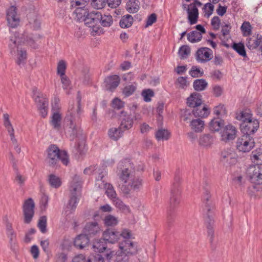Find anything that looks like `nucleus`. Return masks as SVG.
<instances>
[{
	"label": "nucleus",
	"mask_w": 262,
	"mask_h": 262,
	"mask_svg": "<svg viewBox=\"0 0 262 262\" xmlns=\"http://www.w3.org/2000/svg\"><path fill=\"white\" fill-rule=\"evenodd\" d=\"M131 168L129 161L125 160L119 163L117 171V175L122 182L120 189L125 194H129L131 191H139L143 185V179L135 176Z\"/></svg>",
	"instance_id": "nucleus-1"
},
{
	"label": "nucleus",
	"mask_w": 262,
	"mask_h": 262,
	"mask_svg": "<svg viewBox=\"0 0 262 262\" xmlns=\"http://www.w3.org/2000/svg\"><path fill=\"white\" fill-rule=\"evenodd\" d=\"M84 173L86 174L95 175L96 179L95 187L97 189H105V193L111 200L117 197V193L113 185L106 183L103 180L106 174V171L103 166H91L84 170Z\"/></svg>",
	"instance_id": "nucleus-2"
},
{
	"label": "nucleus",
	"mask_w": 262,
	"mask_h": 262,
	"mask_svg": "<svg viewBox=\"0 0 262 262\" xmlns=\"http://www.w3.org/2000/svg\"><path fill=\"white\" fill-rule=\"evenodd\" d=\"M210 196L209 193L206 191L203 198L204 204L203 215L207 229L208 237L210 242L212 243L214 237V230L213 229L214 206L211 201L210 200Z\"/></svg>",
	"instance_id": "nucleus-3"
},
{
	"label": "nucleus",
	"mask_w": 262,
	"mask_h": 262,
	"mask_svg": "<svg viewBox=\"0 0 262 262\" xmlns=\"http://www.w3.org/2000/svg\"><path fill=\"white\" fill-rule=\"evenodd\" d=\"M47 163L50 166H55L60 160L63 164L67 165L69 163V156L64 150H60L55 145H50L47 150Z\"/></svg>",
	"instance_id": "nucleus-4"
},
{
	"label": "nucleus",
	"mask_w": 262,
	"mask_h": 262,
	"mask_svg": "<svg viewBox=\"0 0 262 262\" xmlns=\"http://www.w3.org/2000/svg\"><path fill=\"white\" fill-rule=\"evenodd\" d=\"M9 42V47L10 53L12 55H15L17 52L16 62L18 65L24 64L27 58V53L26 50L19 47V43L24 42L21 38L18 36V33L14 32L12 33Z\"/></svg>",
	"instance_id": "nucleus-5"
},
{
	"label": "nucleus",
	"mask_w": 262,
	"mask_h": 262,
	"mask_svg": "<svg viewBox=\"0 0 262 262\" xmlns=\"http://www.w3.org/2000/svg\"><path fill=\"white\" fill-rule=\"evenodd\" d=\"M101 13L98 11L90 12L85 19L84 24L89 28V31L92 36L100 35L102 30L100 27V20Z\"/></svg>",
	"instance_id": "nucleus-6"
},
{
	"label": "nucleus",
	"mask_w": 262,
	"mask_h": 262,
	"mask_svg": "<svg viewBox=\"0 0 262 262\" xmlns=\"http://www.w3.org/2000/svg\"><path fill=\"white\" fill-rule=\"evenodd\" d=\"M80 101L79 99L76 105L71 104L69 106L67 115V119L70 122V128L73 135L77 133L78 128V124L81 113Z\"/></svg>",
	"instance_id": "nucleus-7"
},
{
	"label": "nucleus",
	"mask_w": 262,
	"mask_h": 262,
	"mask_svg": "<svg viewBox=\"0 0 262 262\" xmlns=\"http://www.w3.org/2000/svg\"><path fill=\"white\" fill-rule=\"evenodd\" d=\"M129 237H132V233L127 229H123L121 231H118L115 229H108L103 233V239L111 244L119 242L121 238L123 239Z\"/></svg>",
	"instance_id": "nucleus-8"
},
{
	"label": "nucleus",
	"mask_w": 262,
	"mask_h": 262,
	"mask_svg": "<svg viewBox=\"0 0 262 262\" xmlns=\"http://www.w3.org/2000/svg\"><path fill=\"white\" fill-rule=\"evenodd\" d=\"M70 199L68 207L72 210H74L78 204V196L81 189V181L79 176L75 175L70 185Z\"/></svg>",
	"instance_id": "nucleus-9"
},
{
	"label": "nucleus",
	"mask_w": 262,
	"mask_h": 262,
	"mask_svg": "<svg viewBox=\"0 0 262 262\" xmlns=\"http://www.w3.org/2000/svg\"><path fill=\"white\" fill-rule=\"evenodd\" d=\"M194 117L189 111H185L182 115L183 120L189 122V125L192 131L195 133H201L205 128V121L201 118Z\"/></svg>",
	"instance_id": "nucleus-10"
},
{
	"label": "nucleus",
	"mask_w": 262,
	"mask_h": 262,
	"mask_svg": "<svg viewBox=\"0 0 262 262\" xmlns=\"http://www.w3.org/2000/svg\"><path fill=\"white\" fill-rule=\"evenodd\" d=\"M132 237L123 238L118 244L119 251L120 253H123L129 256L136 255L138 253V245L136 243L132 241Z\"/></svg>",
	"instance_id": "nucleus-11"
},
{
	"label": "nucleus",
	"mask_w": 262,
	"mask_h": 262,
	"mask_svg": "<svg viewBox=\"0 0 262 262\" xmlns=\"http://www.w3.org/2000/svg\"><path fill=\"white\" fill-rule=\"evenodd\" d=\"M254 139L249 135H243L239 137L236 142V149L240 152L250 151L254 146Z\"/></svg>",
	"instance_id": "nucleus-12"
},
{
	"label": "nucleus",
	"mask_w": 262,
	"mask_h": 262,
	"mask_svg": "<svg viewBox=\"0 0 262 262\" xmlns=\"http://www.w3.org/2000/svg\"><path fill=\"white\" fill-rule=\"evenodd\" d=\"M34 100L42 117H45L48 113V100L36 88L33 90Z\"/></svg>",
	"instance_id": "nucleus-13"
},
{
	"label": "nucleus",
	"mask_w": 262,
	"mask_h": 262,
	"mask_svg": "<svg viewBox=\"0 0 262 262\" xmlns=\"http://www.w3.org/2000/svg\"><path fill=\"white\" fill-rule=\"evenodd\" d=\"M247 175L251 183L262 184V165H250L247 168Z\"/></svg>",
	"instance_id": "nucleus-14"
},
{
	"label": "nucleus",
	"mask_w": 262,
	"mask_h": 262,
	"mask_svg": "<svg viewBox=\"0 0 262 262\" xmlns=\"http://www.w3.org/2000/svg\"><path fill=\"white\" fill-rule=\"evenodd\" d=\"M3 118L4 125L7 129V130L10 137L14 150L17 154H20L21 152V148L19 144L17 142V139L15 137L14 130L10 122L9 115L6 113L4 114L3 115Z\"/></svg>",
	"instance_id": "nucleus-15"
},
{
	"label": "nucleus",
	"mask_w": 262,
	"mask_h": 262,
	"mask_svg": "<svg viewBox=\"0 0 262 262\" xmlns=\"http://www.w3.org/2000/svg\"><path fill=\"white\" fill-rule=\"evenodd\" d=\"M35 203L31 198L26 200L23 205L24 222L29 224L32 221L34 214Z\"/></svg>",
	"instance_id": "nucleus-16"
},
{
	"label": "nucleus",
	"mask_w": 262,
	"mask_h": 262,
	"mask_svg": "<svg viewBox=\"0 0 262 262\" xmlns=\"http://www.w3.org/2000/svg\"><path fill=\"white\" fill-rule=\"evenodd\" d=\"M237 155L233 148H226L221 152V161L228 165L235 164L237 161Z\"/></svg>",
	"instance_id": "nucleus-17"
},
{
	"label": "nucleus",
	"mask_w": 262,
	"mask_h": 262,
	"mask_svg": "<svg viewBox=\"0 0 262 262\" xmlns=\"http://www.w3.org/2000/svg\"><path fill=\"white\" fill-rule=\"evenodd\" d=\"M259 127V122L257 119L251 118L247 122H242L241 129L243 133L248 134H253Z\"/></svg>",
	"instance_id": "nucleus-18"
},
{
	"label": "nucleus",
	"mask_w": 262,
	"mask_h": 262,
	"mask_svg": "<svg viewBox=\"0 0 262 262\" xmlns=\"http://www.w3.org/2000/svg\"><path fill=\"white\" fill-rule=\"evenodd\" d=\"M213 58V52L208 48H201L195 54V59L198 62L205 63Z\"/></svg>",
	"instance_id": "nucleus-19"
},
{
	"label": "nucleus",
	"mask_w": 262,
	"mask_h": 262,
	"mask_svg": "<svg viewBox=\"0 0 262 262\" xmlns=\"http://www.w3.org/2000/svg\"><path fill=\"white\" fill-rule=\"evenodd\" d=\"M7 20L9 26L11 28H15L19 25L20 18L15 7L12 6L7 10Z\"/></svg>",
	"instance_id": "nucleus-20"
},
{
	"label": "nucleus",
	"mask_w": 262,
	"mask_h": 262,
	"mask_svg": "<svg viewBox=\"0 0 262 262\" xmlns=\"http://www.w3.org/2000/svg\"><path fill=\"white\" fill-rule=\"evenodd\" d=\"M236 129L234 126L227 125L220 133L221 140L225 142L233 140L236 137Z\"/></svg>",
	"instance_id": "nucleus-21"
},
{
	"label": "nucleus",
	"mask_w": 262,
	"mask_h": 262,
	"mask_svg": "<svg viewBox=\"0 0 262 262\" xmlns=\"http://www.w3.org/2000/svg\"><path fill=\"white\" fill-rule=\"evenodd\" d=\"M120 126L124 131L130 129L134 124V119L132 115L126 112L121 111L119 115Z\"/></svg>",
	"instance_id": "nucleus-22"
},
{
	"label": "nucleus",
	"mask_w": 262,
	"mask_h": 262,
	"mask_svg": "<svg viewBox=\"0 0 262 262\" xmlns=\"http://www.w3.org/2000/svg\"><path fill=\"white\" fill-rule=\"evenodd\" d=\"M190 113L192 114L193 117L202 118L207 117L210 114V111L205 104L202 103L198 106L193 107V110Z\"/></svg>",
	"instance_id": "nucleus-23"
},
{
	"label": "nucleus",
	"mask_w": 262,
	"mask_h": 262,
	"mask_svg": "<svg viewBox=\"0 0 262 262\" xmlns=\"http://www.w3.org/2000/svg\"><path fill=\"white\" fill-rule=\"evenodd\" d=\"M188 19L189 24L192 25L198 22L199 11L195 4H190L187 9Z\"/></svg>",
	"instance_id": "nucleus-24"
},
{
	"label": "nucleus",
	"mask_w": 262,
	"mask_h": 262,
	"mask_svg": "<svg viewBox=\"0 0 262 262\" xmlns=\"http://www.w3.org/2000/svg\"><path fill=\"white\" fill-rule=\"evenodd\" d=\"M83 231L85 235H95L100 232L101 228L96 222L93 221L86 223Z\"/></svg>",
	"instance_id": "nucleus-25"
},
{
	"label": "nucleus",
	"mask_w": 262,
	"mask_h": 262,
	"mask_svg": "<svg viewBox=\"0 0 262 262\" xmlns=\"http://www.w3.org/2000/svg\"><path fill=\"white\" fill-rule=\"evenodd\" d=\"M120 77L117 75L107 77L105 79L106 88L110 91L116 89L120 83Z\"/></svg>",
	"instance_id": "nucleus-26"
},
{
	"label": "nucleus",
	"mask_w": 262,
	"mask_h": 262,
	"mask_svg": "<svg viewBox=\"0 0 262 262\" xmlns=\"http://www.w3.org/2000/svg\"><path fill=\"white\" fill-rule=\"evenodd\" d=\"M202 99L201 95L198 93L191 94L187 99V105L190 107L198 106L202 104Z\"/></svg>",
	"instance_id": "nucleus-27"
},
{
	"label": "nucleus",
	"mask_w": 262,
	"mask_h": 262,
	"mask_svg": "<svg viewBox=\"0 0 262 262\" xmlns=\"http://www.w3.org/2000/svg\"><path fill=\"white\" fill-rule=\"evenodd\" d=\"M213 142V137L209 134H203L199 137V144L204 148L210 147Z\"/></svg>",
	"instance_id": "nucleus-28"
},
{
	"label": "nucleus",
	"mask_w": 262,
	"mask_h": 262,
	"mask_svg": "<svg viewBox=\"0 0 262 262\" xmlns=\"http://www.w3.org/2000/svg\"><path fill=\"white\" fill-rule=\"evenodd\" d=\"M89 241L90 239L86 235L80 234L75 238L74 244L76 247L81 249L88 245Z\"/></svg>",
	"instance_id": "nucleus-29"
},
{
	"label": "nucleus",
	"mask_w": 262,
	"mask_h": 262,
	"mask_svg": "<svg viewBox=\"0 0 262 262\" xmlns=\"http://www.w3.org/2000/svg\"><path fill=\"white\" fill-rule=\"evenodd\" d=\"M124 132V130L119 126L118 127L111 128L108 131V135L111 139L117 141L122 137Z\"/></svg>",
	"instance_id": "nucleus-30"
},
{
	"label": "nucleus",
	"mask_w": 262,
	"mask_h": 262,
	"mask_svg": "<svg viewBox=\"0 0 262 262\" xmlns=\"http://www.w3.org/2000/svg\"><path fill=\"white\" fill-rule=\"evenodd\" d=\"M262 37L260 35L253 36L247 39L246 46L250 50L256 49L260 43Z\"/></svg>",
	"instance_id": "nucleus-31"
},
{
	"label": "nucleus",
	"mask_w": 262,
	"mask_h": 262,
	"mask_svg": "<svg viewBox=\"0 0 262 262\" xmlns=\"http://www.w3.org/2000/svg\"><path fill=\"white\" fill-rule=\"evenodd\" d=\"M74 12L77 19L79 21H84V23L90 13L85 7L76 8Z\"/></svg>",
	"instance_id": "nucleus-32"
},
{
	"label": "nucleus",
	"mask_w": 262,
	"mask_h": 262,
	"mask_svg": "<svg viewBox=\"0 0 262 262\" xmlns=\"http://www.w3.org/2000/svg\"><path fill=\"white\" fill-rule=\"evenodd\" d=\"M140 8V3L138 0H129L126 5L127 11L130 13L137 12Z\"/></svg>",
	"instance_id": "nucleus-33"
},
{
	"label": "nucleus",
	"mask_w": 262,
	"mask_h": 262,
	"mask_svg": "<svg viewBox=\"0 0 262 262\" xmlns=\"http://www.w3.org/2000/svg\"><path fill=\"white\" fill-rule=\"evenodd\" d=\"M224 125V121L219 118L212 119L209 123L210 130L213 132H218Z\"/></svg>",
	"instance_id": "nucleus-34"
},
{
	"label": "nucleus",
	"mask_w": 262,
	"mask_h": 262,
	"mask_svg": "<svg viewBox=\"0 0 262 262\" xmlns=\"http://www.w3.org/2000/svg\"><path fill=\"white\" fill-rule=\"evenodd\" d=\"M61 116L59 112H55L53 114L51 124L54 128L59 129L61 126Z\"/></svg>",
	"instance_id": "nucleus-35"
},
{
	"label": "nucleus",
	"mask_w": 262,
	"mask_h": 262,
	"mask_svg": "<svg viewBox=\"0 0 262 262\" xmlns=\"http://www.w3.org/2000/svg\"><path fill=\"white\" fill-rule=\"evenodd\" d=\"M134 19L132 15L127 14L123 16L120 19L119 24L122 28H127L130 27L133 23Z\"/></svg>",
	"instance_id": "nucleus-36"
},
{
	"label": "nucleus",
	"mask_w": 262,
	"mask_h": 262,
	"mask_svg": "<svg viewBox=\"0 0 262 262\" xmlns=\"http://www.w3.org/2000/svg\"><path fill=\"white\" fill-rule=\"evenodd\" d=\"M251 160L256 165H262V148L257 149L252 152Z\"/></svg>",
	"instance_id": "nucleus-37"
},
{
	"label": "nucleus",
	"mask_w": 262,
	"mask_h": 262,
	"mask_svg": "<svg viewBox=\"0 0 262 262\" xmlns=\"http://www.w3.org/2000/svg\"><path fill=\"white\" fill-rule=\"evenodd\" d=\"M48 182L50 185L55 188L59 187L62 183L60 178L54 174H51L49 176Z\"/></svg>",
	"instance_id": "nucleus-38"
},
{
	"label": "nucleus",
	"mask_w": 262,
	"mask_h": 262,
	"mask_svg": "<svg viewBox=\"0 0 262 262\" xmlns=\"http://www.w3.org/2000/svg\"><path fill=\"white\" fill-rule=\"evenodd\" d=\"M236 118L242 121V122H247L250 120L252 117V114L249 110H244L236 114Z\"/></svg>",
	"instance_id": "nucleus-39"
},
{
	"label": "nucleus",
	"mask_w": 262,
	"mask_h": 262,
	"mask_svg": "<svg viewBox=\"0 0 262 262\" xmlns=\"http://www.w3.org/2000/svg\"><path fill=\"white\" fill-rule=\"evenodd\" d=\"M114 205L119 209L120 210L124 212H128L129 211V208L128 206L125 205L123 202L118 197L112 200Z\"/></svg>",
	"instance_id": "nucleus-40"
},
{
	"label": "nucleus",
	"mask_w": 262,
	"mask_h": 262,
	"mask_svg": "<svg viewBox=\"0 0 262 262\" xmlns=\"http://www.w3.org/2000/svg\"><path fill=\"white\" fill-rule=\"evenodd\" d=\"M202 38V35L197 31H192L187 35V39L192 43L200 41Z\"/></svg>",
	"instance_id": "nucleus-41"
},
{
	"label": "nucleus",
	"mask_w": 262,
	"mask_h": 262,
	"mask_svg": "<svg viewBox=\"0 0 262 262\" xmlns=\"http://www.w3.org/2000/svg\"><path fill=\"white\" fill-rule=\"evenodd\" d=\"M208 83L205 79H196L194 80L193 86L195 90L197 91H202L204 90L207 87Z\"/></svg>",
	"instance_id": "nucleus-42"
},
{
	"label": "nucleus",
	"mask_w": 262,
	"mask_h": 262,
	"mask_svg": "<svg viewBox=\"0 0 262 262\" xmlns=\"http://www.w3.org/2000/svg\"><path fill=\"white\" fill-rule=\"evenodd\" d=\"M169 132L165 129H159L155 134L156 138L158 141L167 140L169 139Z\"/></svg>",
	"instance_id": "nucleus-43"
},
{
	"label": "nucleus",
	"mask_w": 262,
	"mask_h": 262,
	"mask_svg": "<svg viewBox=\"0 0 262 262\" xmlns=\"http://www.w3.org/2000/svg\"><path fill=\"white\" fill-rule=\"evenodd\" d=\"M180 192L177 188L171 190L170 197V203L171 205L174 206L179 203V195Z\"/></svg>",
	"instance_id": "nucleus-44"
},
{
	"label": "nucleus",
	"mask_w": 262,
	"mask_h": 262,
	"mask_svg": "<svg viewBox=\"0 0 262 262\" xmlns=\"http://www.w3.org/2000/svg\"><path fill=\"white\" fill-rule=\"evenodd\" d=\"M106 241L103 239L94 243L93 248L95 250L99 252H102L106 249Z\"/></svg>",
	"instance_id": "nucleus-45"
},
{
	"label": "nucleus",
	"mask_w": 262,
	"mask_h": 262,
	"mask_svg": "<svg viewBox=\"0 0 262 262\" xmlns=\"http://www.w3.org/2000/svg\"><path fill=\"white\" fill-rule=\"evenodd\" d=\"M101 25L105 27H110L113 24V18L111 15H104L101 14V17L100 20Z\"/></svg>",
	"instance_id": "nucleus-46"
},
{
	"label": "nucleus",
	"mask_w": 262,
	"mask_h": 262,
	"mask_svg": "<svg viewBox=\"0 0 262 262\" xmlns=\"http://www.w3.org/2000/svg\"><path fill=\"white\" fill-rule=\"evenodd\" d=\"M233 48L239 55L244 57H246V52L243 43H235L233 45Z\"/></svg>",
	"instance_id": "nucleus-47"
},
{
	"label": "nucleus",
	"mask_w": 262,
	"mask_h": 262,
	"mask_svg": "<svg viewBox=\"0 0 262 262\" xmlns=\"http://www.w3.org/2000/svg\"><path fill=\"white\" fill-rule=\"evenodd\" d=\"M104 221L105 225L107 226H114L118 223L117 218L112 215H106Z\"/></svg>",
	"instance_id": "nucleus-48"
},
{
	"label": "nucleus",
	"mask_w": 262,
	"mask_h": 262,
	"mask_svg": "<svg viewBox=\"0 0 262 262\" xmlns=\"http://www.w3.org/2000/svg\"><path fill=\"white\" fill-rule=\"evenodd\" d=\"M190 53V48L187 46H182L179 50L178 54L181 59H186Z\"/></svg>",
	"instance_id": "nucleus-49"
},
{
	"label": "nucleus",
	"mask_w": 262,
	"mask_h": 262,
	"mask_svg": "<svg viewBox=\"0 0 262 262\" xmlns=\"http://www.w3.org/2000/svg\"><path fill=\"white\" fill-rule=\"evenodd\" d=\"M47 219L46 216H41L38 221L37 226L40 231L45 233L47 232Z\"/></svg>",
	"instance_id": "nucleus-50"
},
{
	"label": "nucleus",
	"mask_w": 262,
	"mask_h": 262,
	"mask_svg": "<svg viewBox=\"0 0 262 262\" xmlns=\"http://www.w3.org/2000/svg\"><path fill=\"white\" fill-rule=\"evenodd\" d=\"M129 257L123 253H120V252L118 251L116 253L114 262H128Z\"/></svg>",
	"instance_id": "nucleus-51"
},
{
	"label": "nucleus",
	"mask_w": 262,
	"mask_h": 262,
	"mask_svg": "<svg viewBox=\"0 0 262 262\" xmlns=\"http://www.w3.org/2000/svg\"><path fill=\"white\" fill-rule=\"evenodd\" d=\"M214 113L218 117H223L226 115L227 112L224 105L220 104L214 107Z\"/></svg>",
	"instance_id": "nucleus-52"
},
{
	"label": "nucleus",
	"mask_w": 262,
	"mask_h": 262,
	"mask_svg": "<svg viewBox=\"0 0 262 262\" xmlns=\"http://www.w3.org/2000/svg\"><path fill=\"white\" fill-rule=\"evenodd\" d=\"M106 0H91L92 6L96 9H101L104 7Z\"/></svg>",
	"instance_id": "nucleus-53"
},
{
	"label": "nucleus",
	"mask_w": 262,
	"mask_h": 262,
	"mask_svg": "<svg viewBox=\"0 0 262 262\" xmlns=\"http://www.w3.org/2000/svg\"><path fill=\"white\" fill-rule=\"evenodd\" d=\"M241 28L244 36H248L251 33V26L248 21L244 22Z\"/></svg>",
	"instance_id": "nucleus-54"
},
{
	"label": "nucleus",
	"mask_w": 262,
	"mask_h": 262,
	"mask_svg": "<svg viewBox=\"0 0 262 262\" xmlns=\"http://www.w3.org/2000/svg\"><path fill=\"white\" fill-rule=\"evenodd\" d=\"M124 106V102L118 98H114L112 101V106L115 110H120Z\"/></svg>",
	"instance_id": "nucleus-55"
},
{
	"label": "nucleus",
	"mask_w": 262,
	"mask_h": 262,
	"mask_svg": "<svg viewBox=\"0 0 262 262\" xmlns=\"http://www.w3.org/2000/svg\"><path fill=\"white\" fill-rule=\"evenodd\" d=\"M177 84L179 88L185 89L189 85V83L186 77H180L177 79Z\"/></svg>",
	"instance_id": "nucleus-56"
},
{
	"label": "nucleus",
	"mask_w": 262,
	"mask_h": 262,
	"mask_svg": "<svg viewBox=\"0 0 262 262\" xmlns=\"http://www.w3.org/2000/svg\"><path fill=\"white\" fill-rule=\"evenodd\" d=\"M203 9L205 16L209 17L213 11L214 6L211 3H207L204 5Z\"/></svg>",
	"instance_id": "nucleus-57"
},
{
	"label": "nucleus",
	"mask_w": 262,
	"mask_h": 262,
	"mask_svg": "<svg viewBox=\"0 0 262 262\" xmlns=\"http://www.w3.org/2000/svg\"><path fill=\"white\" fill-rule=\"evenodd\" d=\"M66 69V64L63 60H60L57 66V73L60 75V76H63L65 75V71Z\"/></svg>",
	"instance_id": "nucleus-58"
},
{
	"label": "nucleus",
	"mask_w": 262,
	"mask_h": 262,
	"mask_svg": "<svg viewBox=\"0 0 262 262\" xmlns=\"http://www.w3.org/2000/svg\"><path fill=\"white\" fill-rule=\"evenodd\" d=\"M154 93L150 89L145 90L142 93L144 100L146 102H149L151 101V98L153 97Z\"/></svg>",
	"instance_id": "nucleus-59"
},
{
	"label": "nucleus",
	"mask_w": 262,
	"mask_h": 262,
	"mask_svg": "<svg viewBox=\"0 0 262 262\" xmlns=\"http://www.w3.org/2000/svg\"><path fill=\"white\" fill-rule=\"evenodd\" d=\"M89 0H71V6L72 7H84Z\"/></svg>",
	"instance_id": "nucleus-60"
},
{
	"label": "nucleus",
	"mask_w": 262,
	"mask_h": 262,
	"mask_svg": "<svg viewBox=\"0 0 262 262\" xmlns=\"http://www.w3.org/2000/svg\"><path fill=\"white\" fill-rule=\"evenodd\" d=\"M136 89V86L133 84L126 86L123 90V94L126 97H128L133 94L135 91Z\"/></svg>",
	"instance_id": "nucleus-61"
},
{
	"label": "nucleus",
	"mask_w": 262,
	"mask_h": 262,
	"mask_svg": "<svg viewBox=\"0 0 262 262\" xmlns=\"http://www.w3.org/2000/svg\"><path fill=\"white\" fill-rule=\"evenodd\" d=\"M189 74L193 77H198L202 76L203 72L201 71V70L196 67L193 66L189 71Z\"/></svg>",
	"instance_id": "nucleus-62"
},
{
	"label": "nucleus",
	"mask_w": 262,
	"mask_h": 262,
	"mask_svg": "<svg viewBox=\"0 0 262 262\" xmlns=\"http://www.w3.org/2000/svg\"><path fill=\"white\" fill-rule=\"evenodd\" d=\"M88 262H104V258L100 254H97L89 257Z\"/></svg>",
	"instance_id": "nucleus-63"
},
{
	"label": "nucleus",
	"mask_w": 262,
	"mask_h": 262,
	"mask_svg": "<svg viewBox=\"0 0 262 262\" xmlns=\"http://www.w3.org/2000/svg\"><path fill=\"white\" fill-rule=\"evenodd\" d=\"M72 262H88V258L83 254H78L73 258Z\"/></svg>",
	"instance_id": "nucleus-64"
}]
</instances>
